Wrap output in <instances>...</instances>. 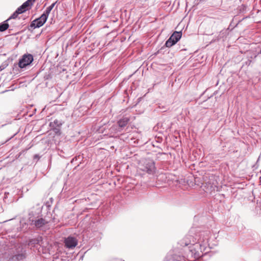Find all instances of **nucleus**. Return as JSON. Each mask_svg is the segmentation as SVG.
<instances>
[{
    "instance_id": "obj_15",
    "label": "nucleus",
    "mask_w": 261,
    "mask_h": 261,
    "mask_svg": "<svg viewBox=\"0 0 261 261\" xmlns=\"http://www.w3.org/2000/svg\"><path fill=\"white\" fill-rule=\"evenodd\" d=\"M178 261H188V260L185 259V258L181 259L180 260H179Z\"/></svg>"
},
{
    "instance_id": "obj_14",
    "label": "nucleus",
    "mask_w": 261,
    "mask_h": 261,
    "mask_svg": "<svg viewBox=\"0 0 261 261\" xmlns=\"http://www.w3.org/2000/svg\"><path fill=\"white\" fill-rule=\"evenodd\" d=\"M5 68V66L4 65L0 66V72L2 71L3 70H4Z\"/></svg>"
},
{
    "instance_id": "obj_3",
    "label": "nucleus",
    "mask_w": 261,
    "mask_h": 261,
    "mask_svg": "<svg viewBox=\"0 0 261 261\" xmlns=\"http://www.w3.org/2000/svg\"><path fill=\"white\" fill-rule=\"evenodd\" d=\"M181 32H174L170 38L167 40L165 45L167 47H170L176 43L181 37Z\"/></svg>"
},
{
    "instance_id": "obj_6",
    "label": "nucleus",
    "mask_w": 261,
    "mask_h": 261,
    "mask_svg": "<svg viewBox=\"0 0 261 261\" xmlns=\"http://www.w3.org/2000/svg\"><path fill=\"white\" fill-rule=\"evenodd\" d=\"M77 240L73 237H68L65 238L64 240L65 246L69 249L74 248L77 245Z\"/></svg>"
},
{
    "instance_id": "obj_5",
    "label": "nucleus",
    "mask_w": 261,
    "mask_h": 261,
    "mask_svg": "<svg viewBox=\"0 0 261 261\" xmlns=\"http://www.w3.org/2000/svg\"><path fill=\"white\" fill-rule=\"evenodd\" d=\"M47 18L45 15L42 14L41 16L34 20L31 23V28H40L42 27L46 21Z\"/></svg>"
},
{
    "instance_id": "obj_13",
    "label": "nucleus",
    "mask_w": 261,
    "mask_h": 261,
    "mask_svg": "<svg viewBox=\"0 0 261 261\" xmlns=\"http://www.w3.org/2000/svg\"><path fill=\"white\" fill-rule=\"evenodd\" d=\"M189 244V243H188L187 242H184V241L181 242V245H182V246H187Z\"/></svg>"
},
{
    "instance_id": "obj_4",
    "label": "nucleus",
    "mask_w": 261,
    "mask_h": 261,
    "mask_svg": "<svg viewBox=\"0 0 261 261\" xmlns=\"http://www.w3.org/2000/svg\"><path fill=\"white\" fill-rule=\"evenodd\" d=\"M33 57L31 54H24L19 59L18 66L20 68H23L30 65L33 61Z\"/></svg>"
},
{
    "instance_id": "obj_11",
    "label": "nucleus",
    "mask_w": 261,
    "mask_h": 261,
    "mask_svg": "<svg viewBox=\"0 0 261 261\" xmlns=\"http://www.w3.org/2000/svg\"><path fill=\"white\" fill-rule=\"evenodd\" d=\"M55 3H53L50 6H49V7H48L46 10L44 11V12H43V13L42 14L43 15H45V17H46L47 18H48V15L50 12V11H51V10L53 9L54 7L55 6Z\"/></svg>"
},
{
    "instance_id": "obj_2",
    "label": "nucleus",
    "mask_w": 261,
    "mask_h": 261,
    "mask_svg": "<svg viewBox=\"0 0 261 261\" xmlns=\"http://www.w3.org/2000/svg\"><path fill=\"white\" fill-rule=\"evenodd\" d=\"M138 169L139 171L150 175L154 174L156 171L154 162L149 159L142 160L139 164Z\"/></svg>"
},
{
    "instance_id": "obj_9",
    "label": "nucleus",
    "mask_w": 261,
    "mask_h": 261,
    "mask_svg": "<svg viewBox=\"0 0 261 261\" xmlns=\"http://www.w3.org/2000/svg\"><path fill=\"white\" fill-rule=\"evenodd\" d=\"M25 256L24 254H18L16 255L12 256L11 258L9 259V261H19L21 260H23L25 258Z\"/></svg>"
},
{
    "instance_id": "obj_8",
    "label": "nucleus",
    "mask_w": 261,
    "mask_h": 261,
    "mask_svg": "<svg viewBox=\"0 0 261 261\" xmlns=\"http://www.w3.org/2000/svg\"><path fill=\"white\" fill-rule=\"evenodd\" d=\"M130 119L128 117H123L118 121L117 124L119 127L123 128L128 123Z\"/></svg>"
},
{
    "instance_id": "obj_7",
    "label": "nucleus",
    "mask_w": 261,
    "mask_h": 261,
    "mask_svg": "<svg viewBox=\"0 0 261 261\" xmlns=\"http://www.w3.org/2000/svg\"><path fill=\"white\" fill-rule=\"evenodd\" d=\"M30 221L31 222V224L34 225L37 228H40L48 223L46 220L42 218L36 220H31L30 218Z\"/></svg>"
},
{
    "instance_id": "obj_12",
    "label": "nucleus",
    "mask_w": 261,
    "mask_h": 261,
    "mask_svg": "<svg viewBox=\"0 0 261 261\" xmlns=\"http://www.w3.org/2000/svg\"><path fill=\"white\" fill-rule=\"evenodd\" d=\"M51 128L56 134H57V135L61 134V130H60V127H51Z\"/></svg>"
},
{
    "instance_id": "obj_1",
    "label": "nucleus",
    "mask_w": 261,
    "mask_h": 261,
    "mask_svg": "<svg viewBox=\"0 0 261 261\" xmlns=\"http://www.w3.org/2000/svg\"><path fill=\"white\" fill-rule=\"evenodd\" d=\"M35 1L36 0H28L18 8L8 19L0 23V32H4L9 28V25L8 23V21H10L12 19L17 18L19 14L23 13L27 11L30 10Z\"/></svg>"
},
{
    "instance_id": "obj_10",
    "label": "nucleus",
    "mask_w": 261,
    "mask_h": 261,
    "mask_svg": "<svg viewBox=\"0 0 261 261\" xmlns=\"http://www.w3.org/2000/svg\"><path fill=\"white\" fill-rule=\"evenodd\" d=\"M62 125V123L60 121H59L57 119H56L54 121L51 122L49 124V125L51 127H60Z\"/></svg>"
}]
</instances>
